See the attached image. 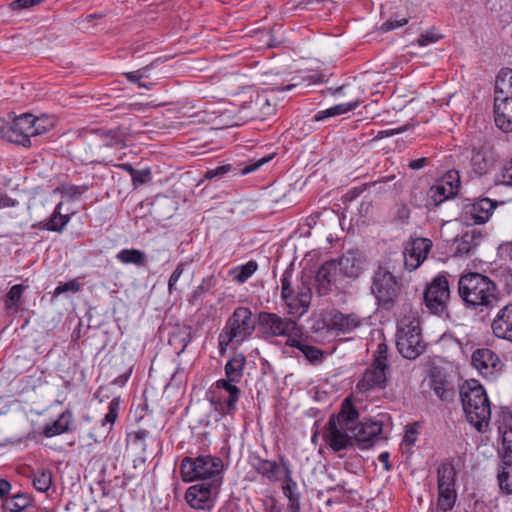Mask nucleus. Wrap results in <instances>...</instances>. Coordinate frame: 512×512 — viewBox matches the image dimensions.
<instances>
[{
	"label": "nucleus",
	"mask_w": 512,
	"mask_h": 512,
	"mask_svg": "<svg viewBox=\"0 0 512 512\" xmlns=\"http://www.w3.org/2000/svg\"><path fill=\"white\" fill-rule=\"evenodd\" d=\"M457 293L463 307L474 315L488 316L499 306L497 284L481 273L462 274L458 280Z\"/></svg>",
	"instance_id": "f257e3e1"
},
{
	"label": "nucleus",
	"mask_w": 512,
	"mask_h": 512,
	"mask_svg": "<svg viewBox=\"0 0 512 512\" xmlns=\"http://www.w3.org/2000/svg\"><path fill=\"white\" fill-rule=\"evenodd\" d=\"M358 418L359 412L350 397L343 400L337 414L330 416L324 427L323 439L334 452L353 446V438L348 431L352 432L353 423Z\"/></svg>",
	"instance_id": "f03ea898"
},
{
	"label": "nucleus",
	"mask_w": 512,
	"mask_h": 512,
	"mask_svg": "<svg viewBox=\"0 0 512 512\" xmlns=\"http://www.w3.org/2000/svg\"><path fill=\"white\" fill-rule=\"evenodd\" d=\"M459 394L467 421L477 431L485 432L491 418V406L484 387L476 380L465 381Z\"/></svg>",
	"instance_id": "7ed1b4c3"
},
{
	"label": "nucleus",
	"mask_w": 512,
	"mask_h": 512,
	"mask_svg": "<svg viewBox=\"0 0 512 512\" xmlns=\"http://www.w3.org/2000/svg\"><path fill=\"white\" fill-rule=\"evenodd\" d=\"M256 328L253 314L248 307H237L226 320L225 326L218 335V349L224 355L229 346H239L249 339Z\"/></svg>",
	"instance_id": "20e7f679"
},
{
	"label": "nucleus",
	"mask_w": 512,
	"mask_h": 512,
	"mask_svg": "<svg viewBox=\"0 0 512 512\" xmlns=\"http://www.w3.org/2000/svg\"><path fill=\"white\" fill-rule=\"evenodd\" d=\"M281 282V300L287 308L290 315L297 317L305 314L311 303L312 291L308 278L301 277L300 280L293 282V270L286 269L280 279Z\"/></svg>",
	"instance_id": "39448f33"
},
{
	"label": "nucleus",
	"mask_w": 512,
	"mask_h": 512,
	"mask_svg": "<svg viewBox=\"0 0 512 512\" xmlns=\"http://www.w3.org/2000/svg\"><path fill=\"white\" fill-rule=\"evenodd\" d=\"M181 476L185 482L200 480L203 482L223 483V461L217 456L199 455L185 457L181 462Z\"/></svg>",
	"instance_id": "423d86ee"
},
{
	"label": "nucleus",
	"mask_w": 512,
	"mask_h": 512,
	"mask_svg": "<svg viewBox=\"0 0 512 512\" xmlns=\"http://www.w3.org/2000/svg\"><path fill=\"white\" fill-rule=\"evenodd\" d=\"M401 282L386 264L379 263L373 270L371 294L380 308L391 310L401 293Z\"/></svg>",
	"instance_id": "0eeeda50"
},
{
	"label": "nucleus",
	"mask_w": 512,
	"mask_h": 512,
	"mask_svg": "<svg viewBox=\"0 0 512 512\" xmlns=\"http://www.w3.org/2000/svg\"><path fill=\"white\" fill-rule=\"evenodd\" d=\"M396 346L399 353L407 359L419 357L426 348L422 339L420 322L414 316H404L397 324Z\"/></svg>",
	"instance_id": "6e6552de"
},
{
	"label": "nucleus",
	"mask_w": 512,
	"mask_h": 512,
	"mask_svg": "<svg viewBox=\"0 0 512 512\" xmlns=\"http://www.w3.org/2000/svg\"><path fill=\"white\" fill-rule=\"evenodd\" d=\"M240 394L237 385L218 380L208 391L207 398L219 415L226 416L236 412Z\"/></svg>",
	"instance_id": "1a4fd4ad"
},
{
	"label": "nucleus",
	"mask_w": 512,
	"mask_h": 512,
	"mask_svg": "<svg viewBox=\"0 0 512 512\" xmlns=\"http://www.w3.org/2000/svg\"><path fill=\"white\" fill-rule=\"evenodd\" d=\"M456 471L453 464L441 463L437 468L438 499L436 504L437 512H448L452 510L457 500L455 489Z\"/></svg>",
	"instance_id": "9d476101"
},
{
	"label": "nucleus",
	"mask_w": 512,
	"mask_h": 512,
	"mask_svg": "<svg viewBox=\"0 0 512 512\" xmlns=\"http://www.w3.org/2000/svg\"><path fill=\"white\" fill-rule=\"evenodd\" d=\"M450 300L449 281L445 274H439L426 286L424 303L430 313L437 316L448 315Z\"/></svg>",
	"instance_id": "9b49d317"
},
{
	"label": "nucleus",
	"mask_w": 512,
	"mask_h": 512,
	"mask_svg": "<svg viewBox=\"0 0 512 512\" xmlns=\"http://www.w3.org/2000/svg\"><path fill=\"white\" fill-rule=\"evenodd\" d=\"M388 369L387 346L379 344L373 363L366 369L362 379L357 384V389L360 392L383 389L386 385Z\"/></svg>",
	"instance_id": "f8f14e48"
},
{
	"label": "nucleus",
	"mask_w": 512,
	"mask_h": 512,
	"mask_svg": "<svg viewBox=\"0 0 512 512\" xmlns=\"http://www.w3.org/2000/svg\"><path fill=\"white\" fill-rule=\"evenodd\" d=\"M460 189V177L456 170L448 171L428 191L429 204L438 206L454 197Z\"/></svg>",
	"instance_id": "ddd939ff"
},
{
	"label": "nucleus",
	"mask_w": 512,
	"mask_h": 512,
	"mask_svg": "<svg viewBox=\"0 0 512 512\" xmlns=\"http://www.w3.org/2000/svg\"><path fill=\"white\" fill-rule=\"evenodd\" d=\"M220 483L203 482L190 486L186 493L187 503L194 509H210L212 501L217 497L220 491Z\"/></svg>",
	"instance_id": "4468645a"
},
{
	"label": "nucleus",
	"mask_w": 512,
	"mask_h": 512,
	"mask_svg": "<svg viewBox=\"0 0 512 512\" xmlns=\"http://www.w3.org/2000/svg\"><path fill=\"white\" fill-rule=\"evenodd\" d=\"M258 324L263 332L269 336H290L297 329V324L292 319L282 318L276 313L260 312Z\"/></svg>",
	"instance_id": "2eb2a0df"
},
{
	"label": "nucleus",
	"mask_w": 512,
	"mask_h": 512,
	"mask_svg": "<svg viewBox=\"0 0 512 512\" xmlns=\"http://www.w3.org/2000/svg\"><path fill=\"white\" fill-rule=\"evenodd\" d=\"M383 425L379 421H363L353 423L352 438L362 450L371 448L382 439Z\"/></svg>",
	"instance_id": "dca6fc26"
},
{
	"label": "nucleus",
	"mask_w": 512,
	"mask_h": 512,
	"mask_svg": "<svg viewBox=\"0 0 512 512\" xmlns=\"http://www.w3.org/2000/svg\"><path fill=\"white\" fill-rule=\"evenodd\" d=\"M432 246V241L428 238H415L407 242L403 251L404 267L409 271L419 268Z\"/></svg>",
	"instance_id": "f3484780"
},
{
	"label": "nucleus",
	"mask_w": 512,
	"mask_h": 512,
	"mask_svg": "<svg viewBox=\"0 0 512 512\" xmlns=\"http://www.w3.org/2000/svg\"><path fill=\"white\" fill-rule=\"evenodd\" d=\"M280 463L283 471V482H282V492L283 495L287 498V512H301V492L298 489L297 482L292 477V469L290 467L289 461L281 456Z\"/></svg>",
	"instance_id": "a211bd4d"
},
{
	"label": "nucleus",
	"mask_w": 512,
	"mask_h": 512,
	"mask_svg": "<svg viewBox=\"0 0 512 512\" xmlns=\"http://www.w3.org/2000/svg\"><path fill=\"white\" fill-rule=\"evenodd\" d=\"M471 363L485 378L495 379L501 370V362L491 349L481 348L473 352Z\"/></svg>",
	"instance_id": "6ab92c4d"
},
{
	"label": "nucleus",
	"mask_w": 512,
	"mask_h": 512,
	"mask_svg": "<svg viewBox=\"0 0 512 512\" xmlns=\"http://www.w3.org/2000/svg\"><path fill=\"white\" fill-rule=\"evenodd\" d=\"M491 329L495 337L512 343V302L497 311Z\"/></svg>",
	"instance_id": "aec40b11"
},
{
	"label": "nucleus",
	"mask_w": 512,
	"mask_h": 512,
	"mask_svg": "<svg viewBox=\"0 0 512 512\" xmlns=\"http://www.w3.org/2000/svg\"><path fill=\"white\" fill-rule=\"evenodd\" d=\"M336 260L326 261L317 271L316 280L318 282V291L321 295H326L332 285H336L338 277L342 276Z\"/></svg>",
	"instance_id": "412c9836"
},
{
	"label": "nucleus",
	"mask_w": 512,
	"mask_h": 512,
	"mask_svg": "<svg viewBox=\"0 0 512 512\" xmlns=\"http://www.w3.org/2000/svg\"><path fill=\"white\" fill-rule=\"evenodd\" d=\"M496 204L489 198L476 200L465 207V215L473 221V224H484L491 217Z\"/></svg>",
	"instance_id": "4be33fe9"
},
{
	"label": "nucleus",
	"mask_w": 512,
	"mask_h": 512,
	"mask_svg": "<svg viewBox=\"0 0 512 512\" xmlns=\"http://www.w3.org/2000/svg\"><path fill=\"white\" fill-rule=\"evenodd\" d=\"M335 260L342 276L357 278L361 274L363 260L358 252L349 250L342 257Z\"/></svg>",
	"instance_id": "5701e85b"
},
{
	"label": "nucleus",
	"mask_w": 512,
	"mask_h": 512,
	"mask_svg": "<svg viewBox=\"0 0 512 512\" xmlns=\"http://www.w3.org/2000/svg\"><path fill=\"white\" fill-rule=\"evenodd\" d=\"M362 325V319L355 313L335 312L329 321V327L340 333H350Z\"/></svg>",
	"instance_id": "b1692460"
},
{
	"label": "nucleus",
	"mask_w": 512,
	"mask_h": 512,
	"mask_svg": "<svg viewBox=\"0 0 512 512\" xmlns=\"http://www.w3.org/2000/svg\"><path fill=\"white\" fill-rule=\"evenodd\" d=\"M484 234L477 229L465 232L460 239H456L455 254L458 256H469L482 242Z\"/></svg>",
	"instance_id": "393cba45"
},
{
	"label": "nucleus",
	"mask_w": 512,
	"mask_h": 512,
	"mask_svg": "<svg viewBox=\"0 0 512 512\" xmlns=\"http://www.w3.org/2000/svg\"><path fill=\"white\" fill-rule=\"evenodd\" d=\"M251 465L253 469L262 477L266 478L271 483H276L282 480L280 468L281 463L272 460L254 457Z\"/></svg>",
	"instance_id": "a878e982"
},
{
	"label": "nucleus",
	"mask_w": 512,
	"mask_h": 512,
	"mask_svg": "<svg viewBox=\"0 0 512 512\" xmlns=\"http://www.w3.org/2000/svg\"><path fill=\"white\" fill-rule=\"evenodd\" d=\"M494 121L503 132H512V100L494 101Z\"/></svg>",
	"instance_id": "bb28decb"
},
{
	"label": "nucleus",
	"mask_w": 512,
	"mask_h": 512,
	"mask_svg": "<svg viewBox=\"0 0 512 512\" xmlns=\"http://www.w3.org/2000/svg\"><path fill=\"white\" fill-rule=\"evenodd\" d=\"M95 133L106 147L123 148L126 146L127 129L123 127H115L113 129H95L91 131Z\"/></svg>",
	"instance_id": "cd10ccee"
},
{
	"label": "nucleus",
	"mask_w": 512,
	"mask_h": 512,
	"mask_svg": "<svg viewBox=\"0 0 512 512\" xmlns=\"http://www.w3.org/2000/svg\"><path fill=\"white\" fill-rule=\"evenodd\" d=\"M494 94V101H500V99H503V101L512 100V69L505 68L498 73Z\"/></svg>",
	"instance_id": "c85d7f7f"
},
{
	"label": "nucleus",
	"mask_w": 512,
	"mask_h": 512,
	"mask_svg": "<svg viewBox=\"0 0 512 512\" xmlns=\"http://www.w3.org/2000/svg\"><path fill=\"white\" fill-rule=\"evenodd\" d=\"M246 364V357L242 353L235 354L225 365V382L236 385L243 377V371Z\"/></svg>",
	"instance_id": "c756f323"
},
{
	"label": "nucleus",
	"mask_w": 512,
	"mask_h": 512,
	"mask_svg": "<svg viewBox=\"0 0 512 512\" xmlns=\"http://www.w3.org/2000/svg\"><path fill=\"white\" fill-rule=\"evenodd\" d=\"M493 161L494 159L490 147L482 145L473 148L471 163L477 173H486L493 164Z\"/></svg>",
	"instance_id": "7c9ffc66"
},
{
	"label": "nucleus",
	"mask_w": 512,
	"mask_h": 512,
	"mask_svg": "<svg viewBox=\"0 0 512 512\" xmlns=\"http://www.w3.org/2000/svg\"><path fill=\"white\" fill-rule=\"evenodd\" d=\"M0 138L24 147H29L31 145V141L28 138H25L18 128L14 127L13 119L11 121L0 119Z\"/></svg>",
	"instance_id": "2f4dec72"
},
{
	"label": "nucleus",
	"mask_w": 512,
	"mask_h": 512,
	"mask_svg": "<svg viewBox=\"0 0 512 512\" xmlns=\"http://www.w3.org/2000/svg\"><path fill=\"white\" fill-rule=\"evenodd\" d=\"M192 340V331L189 326H177L169 335L168 343L177 354H181Z\"/></svg>",
	"instance_id": "473e14b6"
},
{
	"label": "nucleus",
	"mask_w": 512,
	"mask_h": 512,
	"mask_svg": "<svg viewBox=\"0 0 512 512\" xmlns=\"http://www.w3.org/2000/svg\"><path fill=\"white\" fill-rule=\"evenodd\" d=\"M286 344L300 350L305 358L312 364H318L323 361L324 352L315 346L307 344L303 340L289 337Z\"/></svg>",
	"instance_id": "72a5a7b5"
},
{
	"label": "nucleus",
	"mask_w": 512,
	"mask_h": 512,
	"mask_svg": "<svg viewBox=\"0 0 512 512\" xmlns=\"http://www.w3.org/2000/svg\"><path fill=\"white\" fill-rule=\"evenodd\" d=\"M359 105H360L359 101H351V102L335 105L328 109L317 112L314 115V121L319 122V121H323L330 117H335V116H339L342 114H346L350 111L355 110Z\"/></svg>",
	"instance_id": "f704fd0d"
},
{
	"label": "nucleus",
	"mask_w": 512,
	"mask_h": 512,
	"mask_svg": "<svg viewBox=\"0 0 512 512\" xmlns=\"http://www.w3.org/2000/svg\"><path fill=\"white\" fill-rule=\"evenodd\" d=\"M63 203L60 202L54 209L50 218L43 224V229L53 232H61L70 221V216L62 214Z\"/></svg>",
	"instance_id": "c9c22d12"
},
{
	"label": "nucleus",
	"mask_w": 512,
	"mask_h": 512,
	"mask_svg": "<svg viewBox=\"0 0 512 512\" xmlns=\"http://www.w3.org/2000/svg\"><path fill=\"white\" fill-rule=\"evenodd\" d=\"M72 423V413L70 411L63 412L59 418L51 425L44 427L43 433L46 437H53L65 433L69 430Z\"/></svg>",
	"instance_id": "e433bc0d"
},
{
	"label": "nucleus",
	"mask_w": 512,
	"mask_h": 512,
	"mask_svg": "<svg viewBox=\"0 0 512 512\" xmlns=\"http://www.w3.org/2000/svg\"><path fill=\"white\" fill-rule=\"evenodd\" d=\"M497 478L501 491L512 494V458H502V465Z\"/></svg>",
	"instance_id": "4c0bfd02"
},
{
	"label": "nucleus",
	"mask_w": 512,
	"mask_h": 512,
	"mask_svg": "<svg viewBox=\"0 0 512 512\" xmlns=\"http://www.w3.org/2000/svg\"><path fill=\"white\" fill-rule=\"evenodd\" d=\"M120 409L119 398H113L108 406V412L101 420L102 437L105 438L112 430Z\"/></svg>",
	"instance_id": "58836bf2"
},
{
	"label": "nucleus",
	"mask_w": 512,
	"mask_h": 512,
	"mask_svg": "<svg viewBox=\"0 0 512 512\" xmlns=\"http://www.w3.org/2000/svg\"><path fill=\"white\" fill-rule=\"evenodd\" d=\"M116 258L123 264H134L142 267L146 264V254L138 249H122L116 255Z\"/></svg>",
	"instance_id": "ea45409f"
},
{
	"label": "nucleus",
	"mask_w": 512,
	"mask_h": 512,
	"mask_svg": "<svg viewBox=\"0 0 512 512\" xmlns=\"http://www.w3.org/2000/svg\"><path fill=\"white\" fill-rule=\"evenodd\" d=\"M34 488L42 493H47L53 483L52 472L48 469H39L31 475Z\"/></svg>",
	"instance_id": "a19ab883"
},
{
	"label": "nucleus",
	"mask_w": 512,
	"mask_h": 512,
	"mask_svg": "<svg viewBox=\"0 0 512 512\" xmlns=\"http://www.w3.org/2000/svg\"><path fill=\"white\" fill-rule=\"evenodd\" d=\"M27 286L23 284L13 285L5 296L4 304L8 312H16L19 309L20 300Z\"/></svg>",
	"instance_id": "79ce46f5"
},
{
	"label": "nucleus",
	"mask_w": 512,
	"mask_h": 512,
	"mask_svg": "<svg viewBox=\"0 0 512 512\" xmlns=\"http://www.w3.org/2000/svg\"><path fill=\"white\" fill-rule=\"evenodd\" d=\"M431 389L441 400H449L453 397V389L450 387V383L441 376L432 377Z\"/></svg>",
	"instance_id": "37998d69"
},
{
	"label": "nucleus",
	"mask_w": 512,
	"mask_h": 512,
	"mask_svg": "<svg viewBox=\"0 0 512 512\" xmlns=\"http://www.w3.org/2000/svg\"><path fill=\"white\" fill-rule=\"evenodd\" d=\"M501 437V458H512V427L506 424L498 428Z\"/></svg>",
	"instance_id": "c03bdc74"
},
{
	"label": "nucleus",
	"mask_w": 512,
	"mask_h": 512,
	"mask_svg": "<svg viewBox=\"0 0 512 512\" xmlns=\"http://www.w3.org/2000/svg\"><path fill=\"white\" fill-rule=\"evenodd\" d=\"M257 268L258 265L255 261H249L244 265L233 268L231 275L235 281L242 284L256 272Z\"/></svg>",
	"instance_id": "a18cd8bd"
},
{
	"label": "nucleus",
	"mask_w": 512,
	"mask_h": 512,
	"mask_svg": "<svg viewBox=\"0 0 512 512\" xmlns=\"http://www.w3.org/2000/svg\"><path fill=\"white\" fill-rule=\"evenodd\" d=\"M14 127L18 128L19 131L22 132V135L25 138L30 140V137L33 136V132L36 130L33 129L34 116L30 113H25L20 116L14 117Z\"/></svg>",
	"instance_id": "49530a36"
},
{
	"label": "nucleus",
	"mask_w": 512,
	"mask_h": 512,
	"mask_svg": "<svg viewBox=\"0 0 512 512\" xmlns=\"http://www.w3.org/2000/svg\"><path fill=\"white\" fill-rule=\"evenodd\" d=\"M31 504V498L25 493H17L6 500L5 505L10 512H21Z\"/></svg>",
	"instance_id": "de8ad7c7"
},
{
	"label": "nucleus",
	"mask_w": 512,
	"mask_h": 512,
	"mask_svg": "<svg viewBox=\"0 0 512 512\" xmlns=\"http://www.w3.org/2000/svg\"><path fill=\"white\" fill-rule=\"evenodd\" d=\"M148 431L140 429L127 434V443L137 447L143 455L147 452L146 438Z\"/></svg>",
	"instance_id": "09e8293b"
},
{
	"label": "nucleus",
	"mask_w": 512,
	"mask_h": 512,
	"mask_svg": "<svg viewBox=\"0 0 512 512\" xmlns=\"http://www.w3.org/2000/svg\"><path fill=\"white\" fill-rule=\"evenodd\" d=\"M273 158V155L262 157L258 160H250L243 168H241L236 174L247 175L258 170L262 165L268 163Z\"/></svg>",
	"instance_id": "8fccbe9b"
},
{
	"label": "nucleus",
	"mask_w": 512,
	"mask_h": 512,
	"mask_svg": "<svg viewBox=\"0 0 512 512\" xmlns=\"http://www.w3.org/2000/svg\"><path fill=\"white\" fill-rule=\"evenodd\" d=\"M87 189L88 187L85 185H64L61 187V192L63 195L69 197L70 199H76L80 197Z\"/></svg>",
	"instance_id": "3c124183"
},
{
	"label": "nucleus",
	"mask_w": 512,
	"mask_h": 512,
	"mask_svg": "<svg viewBox=\"0 0 512 512\" xmlns=\"http://www.w3.org/2000/svg\"><path fill=\"white\" fill-rule=\"evenodd\" d=\"M230 171H236V168L233 167L231 164H226V165L218 166L215 169H209L208 171H206L205 177L207 179L222 177L224 174H226Z\"/></svg>",
	"instance_id": "603ef678"
},
{
	"label": "nucleus",
	"mask_w": 512,
	"mask_h": 512,
	"mask_svg": "<svg viewBox=\"0 0 512 512\" xmlns=\"http://www.w3.org/2000/svg\"><path fill=\"white\" fill-rule=\"evenodd\" d=\"M185 266H186V263L184 262H180L176 269L173 271V273L171 274L170 278H169V281H168V290H169V293H172L173 290L176 289V284H177V281L179 280V278L181 277V275L183 274L184 270H185Z\"/></svg>",
	"instance_id": "864d4df0"
},
{
	"label": "nucleus",
	"mask_w": 512,
	"mask_h": 512,
	"mask_svg": "<svg viewBox=\"0 0 512 512\" xmlns=\"http://www.w3.org/2000/svg\"><path fill=\"white\" fill-rule=\"evenodd\" d=\"M132 181L135 185H141L147 183L151 178V172L149 169L143 170H132Z\"/></svg>",
	"instance_id": "5fc2aeb1"
},
{
	"label": "nucleus",
	"mask_w": 512,
	"mask_h": 512,
	"mask_svg": "<svg viewBox=\"0 0 512 512\" xmlns=\"http://www.w3.org/2000/svg\"><path fill=\"white\" fill-rule=\"evenodd\" d=\"M148 66L143 67L139 70L127 72L125 76L129 82L135 83L138 86L141 83V79L147 77Z\"/></svg>",
	"instance_id": "6e6d98bb"
},
{
	"label": "nucleus",
	"mask_w": 512,
	"mask_h": 512,
	"mask_svg": "<svg viewBox=\"0 0 512 512\" xmlns=\"http://www.w3.org/2000/svg\"><path fill=\"white\" fill-rule=\"evenodd\" d=\"M407 23H408V19L407 18H402L400 20L389 19V20H387L386 22H384L381 25L380 30H381V32L386 33L388 31H391V30L395 29V28L402 27V26H404Z\"/></svg>",
	"instance_id": "4d7b16f0"
},
{
	"label": "nucleus",
	"mask_w": 512,
	"mask_h": 512,
	"mask_svg": "<svg viewBox=\"0 0 512 512\" xmlns=\"http://www.w3.org/2000/svg\"><path fill=\"white\" fill-rule=\"evenodd\" d=\"M439 39H440V35H437L436 33L430 31V32L421 34L417 40V43L419 46L425 47L432 43L437 42Z\"/></svg>",
	"instance_id": "13d9d810"
},
{
	"label": "nucleus",
	"mask_w": 512,
	"mask_h": 512,
	"mask_svg": "<svg viewBox=\"0 0 512 512\" xmlns=\"http://www.w3.org/2000/svg\"><path fill=\"white\" fill-rule=\"evenodd\" d=\"M501 183L512 187V159L504 165L501 173Z\"/></svg>",
	"instance_id": "bf43d9fd"
},
{
	"label": "nucleus",
	"mask_w": 512,
	"mask_h": 512,
	"mask_svg": "<svg viewBox=\"0 0 512 512\" xmlns=\"http://www.w3.org/2000/svg\"><path fill=\"white\" fill-rule=\"evenodd\" d=\"M79 289V284L76 281H69L65 284L59 285L55 291L54 294L56 296L66 292V291H77Z\"/></svg>",
	"instance_id": "052dcab7"
},
{
	"label": "nucleus",
	"mask_w": 512,
	"mask_h": 512,
	"mask_svg": "<svg viewBox=\"0 0 512 512\" xmlns=\"http://www.w3.org/2000/svg\"><path fill=\"white\" fill-rule=\"evenodd\" d=\"M43 0H15L11 3L12 9H23L30 8L37 4H40Z\"/></svg>",
	"instance_id": "680f3d73"
},
{
	"label": "nucleus",
	"mask_w": 512,
	"mask_h": 512,
	"mask_svg": "<svg viewBox=\"0 0 512 512\" xmlns=\"http://www.w3.org/2000/svg\"><path fill=\"white\" fill-rule=\"evenodd\" d=\"M408 129V126L407 125H404V126H401L397 129H390V130H382V131H379L376 138L377 139H382L384 137H388V136H392V135H395V134H400V133H403L405 131H407Z\"/></svg>",
	"instance_id": "e2e57ef3"
},
{
	"label": "nucleus",
	"mask_w": 512,
	"mask_h": 512,
	"mask_svg": "<svg viewBox=\"0 0 512 512\" xmlns=\"http://www.w3.org/2000/svg\"><path fill=\"white\" fill-rule=\"evenodd\" d=\"M45 120V118H37L34 116L33 129L36 131L33 132V136L43 134L47 131V127L44 125Z\"/></svg>",
	"instance_id": "0e129e2a"
},
{
	"label": "nucleus",
	"mask_w": 512,
	"mask_h": 512,
	"mask_svg": "<svg viewBox=\"0 0 512 512\" xmlns=\"http://www.w3.org/2000/svg\"><path fill=\"white\" fill-rule=\"evenodd\" d=\"M11 490V484L5 479H0V498L6 502L7 496Z\"/></svg>",
	"instance_id": "69168bd1"
},
{
	"label": "nucleus",
	"mask_w": 512,
	"mask_h": 512,
	"mask_svg": "<svg viewBox=\"0 0 512 512\" xmlns=\"http://www.w3.org/2000/svg\"><path fill=\"white\" fill-rule=\"evenodd\" d=\"M428 161H429L428 158L423 157V158L411 160L409 162L408 166L412 170H419V169H422L423 167H425L427 165Z\"/></svg>",
	"instance_id": "338daca9"
},
{
	"label": "nucleus",
	"mask_w": 512,
	"mask_h": 512,
	"mask_svg": "<svg viewBox=\"0 0 512 512\" xmlns=\"http://www.w3.org/2000/svg\"><path fill=\"white\" fill-rule=\"evenodd\" d=\"M499 253L501 257L512 260V242L502 244L499 247Z\"/></svg>",
	"instance_id": "774afa93"
}]
</instances>
